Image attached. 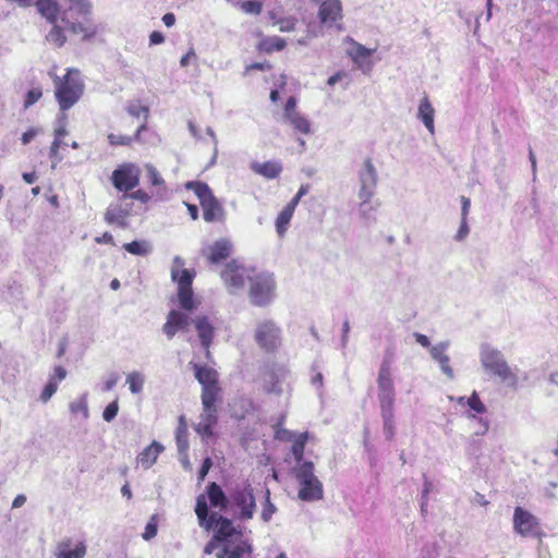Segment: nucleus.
Masks as SVG:
<instances>
[{
  "mask_svg": "<svg viewBox=\"0 0 558 558\" xmlns=\"http://www.w3.org/2000/svg\"><path fill=\"white\" fill-rule=\"evenodd\" d=\"M207 531L214 530L216 539H221V550L217 558H242L244 553L251 551V546L242 541V534L232 525L231 520L213 512L206 524Z\"/></svg>",
  "mask_w": 558,
  "mask_h": 558,
  "instance_id": "1",
  "label": "nucleus"
},
{
  "mask_svg": "<svg viewBox=\"0 0 558 558\" xmlns=\"http://www.w3.org/2000/svg\"><path fill=\"white\" fill-rule=\"evenodd\" d=\"M56 99L62 111L73 107L84 93V83L77 70L69 69L63 77L54 75Z\"/></svg>",
  "mask_w": 558,
  "mask_h": 558,
  "instance_id": "2",
  "label": "nucleus"
},
{
  "mask_svg": "<svg viewBox=\"0 0 558 558\" xmlns=\"http://www.w3.org/2000/svg\"><path fill=\"white\" fill-rule=\"evenodd\" d=\"M480 361L486 372L499 377L508 386H517L518 376L511 371L504 354L499 350L487 343L482 344Z\"/></svg>",
  "mask_w": 558,
  "mask_h": 558,
  "instance_id": "3",
  "label": "nucleus"
},
{
  "mask_svg": "<svg viewBox=\"0 0 558 558\" xmlns=\"http://www.w3.org/2000/svg\"><path fill=\"white\" fill-rule=\"evenodd\" d=\"M184 259L175 256L171 266V279L178 284V298L180 306L191 312L196 307L193 300L192 282L195 271L184 268Z\"/></svg>",
  "mask_w": 558,
  "mask_h": 558,
  "instance_id": "4",
  "label": "nucleus"
},
{
  "mask_svg": "<svg viewBox=\"0 0 558 558\" xmlns=\"http://www.w3.org/2000/svg\"><path fill=\"white\" fill-rule=\"evenodd\" d=\"M313 462L301 463L293 469L294 476L299 483L298 496L303 501H317L323 499L324 489L319 478L314 473Z\"/></svg>",
  "mask_w": 558,
  "mask_h": 558,
  "instance_id": "5",
  "label": "nucleus"
},
{
  "mask_svg": "<svg viewBox=\"0 0 558 558\" xmlns=\"http://www.w3.org/2000/svg\"><path fill=\"white\" fill-rule=\"evenodd\" d=\"M253 276L254 270L246 268L235 259L227 263L220 272V277L231 294L242 291L246 281L253 280Z\"/></svg>",
  "mask_w": 558,
  "mask_h": 558,
  "instance_id": "6",
  "label": "nucleus"
},
{
  "mask_svg": "<svg viewBox=\"0 0 558 558\" xmlns=\"http://www.w3.org/2000/svg\"><path fill=\"white\" fill-rule=\"evenodd\" d=\"M392 355L386 354L378 372V401L380 408H393L395 386L391 377Z\"/></svg>",
  "mask_w": 558,
  "mask_h": 558,
  "instance_id": "7",
  "label": "nucleus"
},
{
  "mask_svg": "<svg viewBox=\"0 0 558 558\" xmlns=\"http://www.w3.org/2000/svg\"><path fill=\"white\" fill-rule=\"evenodd\" d=\"M254 339L263 350L274 352L282 342L281 329L271 319H264L256 325Z\"/></svg>",
  "mask_w": 558,
  "mask_h": 558,
  "instance_id": "8",
  "label": "nucleus"
},
{
  "mask_svg": "<svg viewBox=\"0 0 558 558\" xmlns=\"http://www.w3.org/2000/svg\"><path fill=\"white\" fill-rule=\"evenodd\" d=\"M275 295V281L269 274L253 276L250 287V299L254 305L265 306L271 302Z\"/></svg>",
  "mask_w": 558,
  "mask_h": 558,
  "instance_id": "9",
  "label": "nucleus"
},
{
  "mask_svg": "<svg viewBox=\"0 0 558 558\" xmlns=\"http://www.w3.org/2000/svg\"><path fill=\"white\" fill-rule=\"evenodd\" d=\"M289 369L282 365L268 367L263 375V389L266 393L281 396L289 389Z\"/></svg>",
  "mask_w": 558,
  "mask_h": 558,
  "instance_id": "10",
  "label": "nucleus"
},
{
  "mask_svg": "<svg viewBox=\"0 0 558 558\" xmlns=\"http://www.w3.org/2000/svg\"><path fill=\"white\" fill-rule=\"evenodd\" d=\"M141 169L135 163H123L112 172L113 186L124 194L140 184Z\"/></svg>",
  "mask_w": 558,
  "mask_h": 558,
  "instance_id": "11",
  "label": "nucleus"
},
{
  "mask_svg": "<svg viewBox=\"0 0 558 558\" xmlns=\"http://www.w3.org/2000/svg\"><path fill=\"white\" fill-rule=\"evenodd\" d=\"M232 509L239 512V518L250 520L255 512V497L250 486L236 488L229 497Z\"/></svg>",
  "mask_w": 558,
  "mask_h": 558,
  "instance_id": "12",
  "label": "nucleus"
},
{
  "mask_svg": "<svg viewBox=\"0 0 558 558\" xmlns=\"http://www.w3.org/2000/svg\"><path fill=\"white\" fill-rule=\"evenodd\" d=\"M359 192L357 197L364 199H372L375 195L378 174L377 170L372 162L371 158L363 161L362 168L359 170Z\"/></svg>",
  "mask_w": 558,
  "mask_h": 558,
  "instance_id": "13",
  "label": "nucleus"
},
{
  "mask_svg": "<svg viewBox=\"0 0 558 558\" xmlns=\"http://www.w3.org/2000/svg\"><path fill=\"white\" fill-rule=\"evenodd\" d=\"M513 530L523 537H536L541 534L538 519L522 507L514 509Z\"/></svg>",
  "mask_w": 558,
  "mask_h": 558,
  "instance_id": "14",
  "label": "nucleus"
},
{
  "mask_svg": "<svg viewBox=\"0 0 558 558\" xmlns=\"http://www.w3.org/2000/svg\"><path fill=\"white\" fill-rule=\"evenodd\" d=\"M195 377L203 387L202 401L209 402L211 398H218V373L208 366L193 364Z\"/></svg>",
  "mask_w": 558,
  "mask_h": 558,
  "instance_id": "15",
  "label": "nucleus"
},
{
  "mask_svg": "<svg viewBox=\"0 0 558 558\" xmlns=\"http://www.w3.org/2000/svg\"><path fill=\"white\" fill-rule=\"evenodd\" d=\"M282 119L284 123L301 134L307 135L312 133L310 121L296 110V99L294 97H289L287 100Z\"/></svg>",
  "mask_w": 558,
  "mask_h": 558,
  "instance_id": "16",
  "label": "nucleus"
},
{
  "mask_svg": "<svg viewBox=\"0 0 558 558\" xmlns=\"http://www.w3.org/2000/svg\"><path fill=\"white\" fill-rule=\"evenodd\" d=\"M320 22L328 26H337L341 29L339 22L342 20V4L340 0H325L322 2L318 11Z\"/></svg>",
  "mask_w": 558,
  "mask_h": 558,
  "instance_id": "17",
  "label": "nucleus"
},
{
  "mask_svg": "<svg viewBox=\"0 0 558 558\" xmlns=\"http://www.w3.org/2000/svg\"><path fill=\"white\" fill-rule=\"evenodd\" d=\"M231 252L232 243L230 240L225 238L217 240L202 250L203 256H205L211 264H218L227 259Z\"/></svg>",
  "mask_w": 558,
  "mask_h": 558,
  "instance_id": "18",
  "label": "nucleus"
},
{
  "mask_svg": "<svg viewBox=\"0 0 558 558\" xmlns=\"http://www.w3.org/2000/svg\"><path fill=\"white\" fill-rule=\"evenodd\" d=\"M87 547L84 542L74 543L72 538L61 539L54 550L56 558H83L86 555Z\"/></svg>",
  "mask_w": 558,
  "mask_h": 558,
  "instance_id": "19",
  "label": "nucleus"
},
{
  "mask_svg": "<svg viewBox=\"0 0 558 558\" xmlns=\"http://www.w3.org/2000/svg\"><path fill=\"white\" fill-rule=\"evenodd\" d=\"M348 41L351 43L352 49L348 51L354 64L362 70L363 72L371 71L373 64L368 60V58L374 53L375 49H369L363 46L362 44L353 40L352 38H348Z\"/></svg>",
  "mask_w": 558,
  "mask_h": 558,
  "instance_id": "20",
  "label": "nucleus"
},
{
  "mask_svg": "<svg viewBox=\"0 0 558 558\" xmlns=\"http://www.w3.org/2000/svg\"><path fill=\"white\" fill-rule=\"evenodd\" d=\"M189 325V315L180 311L173 310L168 314L167 322L163 325V332L167 335L169 339H172L177 331L186 330Z\"/></svg>",
  "mask_w": 558,
  "mask_h": 558,
  "instance_id": "21",
  "label": "nucleus"
},
{
  "mask_svg": "<svg viewBox=\"0 0 558 558\" xmlns=\"http://www.w3.org/2000/svg\"><path fill=\"white\" fill-rule=\"evenodd\" d=\"M195 329L197 331L198 338L203 348L205 349L206 357L209 356V347L213 342V338L215 335V328L209 323L206 316H197L194 320Z\"/></svg>",
  "mask_w": 558,
  "mask_h": 558,
  "instance_id": "22",
  "label": "nucleus"
},
{
  "mask_svg": "<svg viewBox=\"0 0 558 558\" xmlns=\"http://www.w3.org/2000/svg\"><path fill=\"white\" fill-rule=\"evenodd\" d=\"M124 201H121L120 204L111 205L107 208L105 213V220L112 225L117 223L121 227H125V218L130 214V207L128 204H123Z\"/></svg>",
  "mask_w": 558,
  "mask_h": 558,
  "instance_id": "23",
  "label": "nucleus"
},
{
  "mask_svg": "<svg viewBox=\"0 0 558 558\" xmlns=\"http://www.w3.org/2000/svg\"><path fill=\"white\" fill-rule=\"evenodd\" d=\"M434 116L435 110L428 99L427 96H424L418 105L417 110V118L423 122L425 128L428 130L430 134H434L435 132V125H434Z\"/></svg>",
  "mask_w": 558,
  "mask_h": 558,
  "instance_id": "24",
  "label": "nucleus"
},
{
  "mask_svg": "<svg viewBox=\"0 0 558 558\" xmlns=\"http://www.w3.org/2000/svg\"><path fill=\"white\" fill-rule=\"evenodd\" d=\"M203 211H204V219L207 222L213 221H222L225 218V210L221 206V204L217 201L215 196L207 199L202 205Z\"/></svg>",
  "mask_w": 558,
  "mask_h": 558,
  "instance_id": "25",
  "label": "nucleus"
},
{
  "mask_svg": "<svg viewBox=\"0 0 558 558\" xmlns=\"http://www.w3.org/2000/svg\"><path fill=\"white\" fill-rule=\"evenodd\" d=\"M39 14L49 23L54 24L59 15V4L57 0H35L34 3Z\"/></svg>",
  "mask_w": 558,
  "mask_h": 558,
  "instance_id": "26",
  "label": "nucleus"
},
{
  "mask_svg": "<svg viewBox=\"0 0 558 558\" xmlns=\"http://www.w3.org/2000/svg\"><path fill=\"white\" fill-rule=\"evenodd\" d=\"M163 451V446L157 441H153L138 456L137 462L145 469H149L156 461L158 456Z\"/></svg>",
  "mask_w": 558,
  "mask_h": 558,
  "instance_id": "27",
  "label": "nucleus"
},
{
  "mask_svg": "<svg viewBox=\"0 0 558 558\" xmlns=\"http://www.w3.org/2000/svg\"><path fill=\"white\" fill-rule=\"evenodd\" d=\"M251 168L255 173H258L267 179H275L282 171V166L278 161H266L263 163L254 162L252 163Z\"/></svg>",
  "mask_w": 558,
  "mask_h": 558,
  "instance_id": "28",
  "label": "nucleus"
},
{
  "mask_svg": "<svg viewBox=\"0 0 558 558\" xmlns=\"http://www.w3.org/2000/svg\"><path fill=\"white\" fill-rule=\"evenodd\" d=\"M383 430L387 440H392L396 434L393 408H380Z\"/></svg>",
  "mask_w": 558,
  "mask_h": 558,
  "instance_id": "29",
  "label": "nucleus"
},
{
  "mask_svg": "<svg viewBox=\"0 0 558 558\" xmlns=\"http://www.w3.org/2000/svg\"><path fill=\"white\" fill-rule=\"evenodd\" d=\"M189 433L186 422L183 415L179 417V425L175 430V441L179 454H185L189 449Z\"/></svg>",
  "mask_w": 558,
  "mask_h": 558,
  "instance_id": "30",
  "label": "nucleus"
},
{
  "mask_svg": "<svg viewBox=\"0 0 558 558\" xmlns=\"http://www.w3.org/2000/svg\"><path fill=\"white\" fill-rule=\"evenodd\" d=\"M294 210L295 208L287 204L284 208L279 213L276 219V231L280 238L284 236L293 217Z\"/></svg>",
  "mask_w": 558,
  "mask_h": 558,
  "instance_id": "31",
  "label": "nucleus"
},
{
  "mask_svg": "<svg viewBox=\"0 0 558 558\" xmlns=\"http://www.w3.org/2000/svg\"><path fill=\"white\" fill-rule=\"evenodd\" d=\"M207 494L213 507H219L225 509L227 504H229V499H227L225 493L216 483H210L207 487Z\"/></svg>",
  "mask_w": 558,
  "mask_h": 558,
  "instance_id": "32",
  "label": "nucleus"
},
{
  "mask_svg": "<svg viewBox=\"0 0 558 558\" xmlns=\"http://www.w3.org/2000/svg\"><path fill=\"white\" fill-rule=\"evenodd\" d=\"M66 26L71 33L81 35L83 40L92 39L97 33V27L93 24L84 25L82 23L66 22Z\"/></svg>",
  "mask_w": 558,
  "mask_h": 558,
  "instance_id": "33",
  "label": "nucleus"
},
{
  "mask_svg": "<svg viewBox=\"0 0 558 558\" xmlns=\"http://www.w3.org/2000/svg\"><path fill=\"white\" fill-rule=\"evenodd\" d=\"M217 398H211L209 402L202 401L203 413L199 415V422L214 426L217 423Z\"/></svg>",
  "mask_w": 558,
  "mask_h": 558,
  "instance_id": "34",
  "label": "nucleus"
},
{
  "mask_svg": "<svg viewBox=\"0 0 558 558\" xmlns=\"http://www.w3.org/2000/svg\"><path fill=\"white\" fill-rule=\"evenodd\" d=\"M466 407H469V411L465 413L468 418H475L476 414H483L486 412L485 404L481 401L475 391L468 398Z\"/></svg>",
  "mask_w": 558,
  "mask_h": 558,
  "instance_id": "35",
  "label": "nucleus"
},
{
  "mask_svg": "<svg viewBox=\"0 0 558 558\" xmlns=\"http://www.w3.org/2000/svg\"><path fill=\"white\" fill-rule=\"evenodd\" d=\"M308 439L307 433H301L296 436V438L293 440V445L291 448L292 454L296 461V465H301V463H305L306 461L303 460L304 454V448L305 444Z\"/></svg>",
  "mask_w": 558,
  "mask_h": 558,
  "instance_id": "36",
  "label": "nucleus"
},
{
  "mask_svg": "<svg viewBox=\"0 0 558 558\" xmlns=\"http://www.w3.org/2000/svg\"><path fill=\"white\" fill-rule=\"evenodd\" d=\"M124 250L133 255L146 256L151 252L148 241H133L123 245Z\"/></svg>",
  "mask_w": 558,
  "mask_h": 558,
  "instance_id": "37",
  "label": "nucleus"
},
{
  "mask_svg": "<svg viewBox=\"0 0 558 558\" xmlns=\"http://www.w3.org/2000/svg\"><path fill=\"white\" fill-rule=\"evenodd\" d=\"M186 189L194 191L199 199L201 205L214 196L211 190L206 183L189 182L186 184Z\"/></svg>",
  "mask_w": 558,
  "mask_h": 558,
  "instance_id": "38",
  "label": "nucleus"
},
{
  "mask_svg": "<svg viewBox=\"0 0 558 558\" xmlns=\"http://www.w3.org/2000/svg\"><path fill=\"white\" fill-rule=\"evenodd\" d=\"M145 383V377L140 372H132L126 376V384L133 395L142 392Z\"/></svg>",
  "mask_w": 558,
  "mask_h": 558,
  "instance_id": "39",
  "label": "nucleus"
},
{
  "mask_svg": "<svg viewBox=\"0 0 558 558\" xmlns=\"http://www.w3.org/2000/svg\"><path fill=\"white\" fill-rule=\"evenodd\" d=\"M46 39L48 43L54 45L56 47H62L66 41L63 29L56 25V23L52 24L50 32L46 35Z\"/></svg>",
  "mask_w": 558,
  "mask_h": 558,
  "instance_id": "40",
  "label": "nucleus"
},
{
  "mask_svg": "<svg viewBox=\"0 0 558 558\" xmlns=\"http://www.w3.org/2000/svg\"><path fill=\"white\" fill-rule=\"evenodd\" d=\"M195 512L198 518L199 525L205 527V524L209 518L208 508L205 495H199L196 499Z\"/></svg>",
  "mask_w": 558,
  "mask_h": 558,
  "instance_id": "41",
  "label": "nucleus"
},
{
  "mask_svg": "<svg viewBox=\"0 0 558 558\" xmlns=\"http://www.w3.org/2000/svg\"><path fill=\"white\" fill-rule=\"evenodd\" d=\"M284 47H286V41H284V39H282V38H280V37H277V36L268 37V38H266V39L262 43V48H263L265 51H267V52H270V51H274V50L280 51V50H282Z\"/></svg>",
  "mask_w": 558,
  "mask_h": 558,
  "instance_id": "42",
  "label": "nucleus"
},
{
  "mask_svg": "<svg viewBox=\"0 0 558 558\" xmlns=\"http://www.w3.org/2000/svg\"><path fill=\"white\" fill-rule=\"evenodd\" d=\"M359 214L365 220L373 219V214L376 210V206L371 203V199L359 198Z\"/></svg>",
  "mask_w": 558,
  "mask_h": 558,
  "instance_id": "43",
  "label": "nucleus"
},
{
  "mask_svg": "<svg viewBox=\"0 0 558 558\" xmlns=\"http://www.w3.org/2000/svg\"><path fill=\"white\" fill-rule=\"evenodd\" d=\"M126 112L132 117H144V120L147 121L149 116V109L146 106H142L138 102H130L126 106Z\"/></svg>",
  "mask_w": 558,
  "mask_h": 558,
  "instance_id": "44",
  "label": "nucleus"
},
{
  "mask_svg": "<svg viewBox=\"0 0 558 558\" xmlns=\"http://www.w3.org/2000/svg\"><path fill=\"white\" fill-rule=\"evenodd\" d=\"M57 390L58 384L54 381V377H50L39 396V400L43 403L48 402L51 399V397L57 392Z\"/></svg>",
  "mask_w": 558,
  "mask_h": 558,
  "instance_id": "45",
  "label": "nucleus"
},
{
  "mask_svg": "<svg viewBox=\"0 0 558 558\" xmlns=\"http://www.w3.org/2000/svg\"><path fill=\"white\" fill-rule=\"evenodd\" d=\"M449 347L448 341L439 342L429 349V353L436 362H440L442 357L447 356L446 351Z\"/></svg>",
  "mask_w": 558,
  "mask_h": 558,
  "instance_id": "46",
  "label": "nucleus"
},
{
  "mask_svg": "<svg viewBox=\"0 0 558 558\" xmlns=\"http://www.w3.org/2000/svg\"><path fill=\"white\" fill-rule=\"evenodd\" d=\"M236 4L247 14L258 15L262 12V3L259 1H243Z\"/></svg>",
  "mask_w": 558,
  "mask_h": 558,
  "instance_id": "47",
  "label": "nucleus"
},
{
  "mask_svg": "<svg viewBox=\"0 0 558 558\" xmlns=\"http://www.w3.org/2000/svg\"><path fill=\"white\" fill-rule=\"evenodd\" d=\"M70 9L75 10L81 15H86L90 12V3L88 0H68Z\"/></svg>",
  "mask_w": 558,
  "mask_h": 558,
  "instance_id": "48",
  "label": "nucleus"
},
{
  "mask_svg": "<svg viewBox=\"0 0 558 558\" xmlns=\"http://www.w3.org/2000/svg\"><path fill=\"white\" fill-rule=\"evenodd\" d=\"M157 534V522H156V515H153L150 520L147 522L145 526V531L143 533V538L145 541H150L154 538Z\"/></svg>",
  "mask_w": 558,
  "mask_h": 558,
  "instance_id": "49",
  "label": "nucleus"
},
{
  "mask_svg": "<svg viewBox=\"0 0 558 558\" xmlns=\"http://www.w3.org/2000/svg\"><path fill=\"white\" fill-rule=\"evenodd\" d=\"M275 512H276V507L270 502V493H269V490H267L266 492V502H265L264 509L262 511V519L265 522H268Z\"/></svg>",
  "mask_w": 558,
  "mask_h": 558,
  "instance_id": "50",
  "label": "nucleus"
},
{
  "mask_svg": "<svg viewBox=\"0 0 558 558\" xmlns=\"http://www.w3.org/2000/svg\"><path fill=\"white\" fill-rule=\"evenodd\" d=\"M119 411V404L118 400L112 401L109 403L106 409L104 410L102 417L106 422H111L118 414Z\"/></svg>",
  "mask_w": 558,
  "mask_h": 558,
  "instance_id": "51",
  "label": "nucleus"
},
{
  "mask_svg": "<svg viewBox=\"0 0 558 558\" xmlns=\"http://www.w3.org/2000/svg\"><path fill=\"white\" fill-rule=\"evenodd\" d=\"M43 96L40 88H33L26 94V98L24 101V108L27 109L37 102Z\"/></svg>",
  "mask_w": 558,
  "mask_h": 558,
  "instance_id": "52",
  "label": "nucleus"
},
{
  "mask_svg": "<svg viewBox=\"0 0 558 558\" xmlns=\"http://www.w3.org/2000/svg\"><path fill=\"white\" fill-rule=\"evenodd\" d=\"M147 174L153 185H162L163 179L159 174L158 170L153 165H146Z\"/></svg>",
  "mask_w": 558,
  "mask_h": 558,
  "instance_id": "53",
  "label": "nucleus"
},
{
  "mask_svg": "<svg viewBox=\"0 0 558 558\" xmlns=\"http://www.w3.org/2000/svg\"><path fill=\"white\" fill-rule=\"evenodd\" d=\"M129 198L137 199V201H141L142 203H147L150 197L145 191L137 190L132 193H125L121 196V201H126Z\"/></svg>",
  "mask_w": 558,
  "mask_h": 558,
  "instance_id": "54",
  "label": "nucleus"
},
{
  "mask_svg": "<svg viewBox=\"0 0 558 558\" xmlns=\"http://www.w3.org/2000/svg\"><path fill=\"white\" fill-rule=\"evenodd\" d=\"M70 411L72 413H83L84 417L88 416V407L85 399H81L78 401L72 402L70 404Z\"/></svg>",
  "mask_w": 558,
  "mask_h": 558,
  "instance_id": "55",
  "label": "nucleus"
},
{
  "mask_svg": "<svg viewBox=\"0 0 558 558\" xmlns=\"http://www.w3.org/2000/svg\"><path fill=\"white\" fill-rule=\"evenodd\" d=\"M62 145H65V143H63L61 141V138H57L54 137L51 146H50V158L53 159V163H57L59 162L62 158L59 156V148L62 146Z\"/></svg>",
  "mask_w": 558,
  "mask_h": 558,
  "instance_id": "56",
  "label": "nucleus"
},
{
  "mask_svg": "<svg viewBox=\"0 0 558 558\" xmlns=\"http://www.w3.org/2000/svg\"><path fill=\"white\" fill-rule=\"evenodd\" d=\"M108 141L111 145H130L132 143V137L111 133L108 135Z\"/></svg>",
  "mask_w": 558,
  "mask_h": 558,
  "instance_id": "57",
  "label": "nucleus"
},
{
  "mask_svg": "<svg viewBox=\"0 0 558 558\" xmlns=\"http://www.w3.org/2000/svg\"><path fill=\"white\" fill-rule=\"evenodd\" d=\"M275 436L277 439L283 440V441H292L296 438L295 435L291 430L282 428V427L276 428Z\"/></svg>",
  "mask_w": 558,
  "mask_h": 558,
  "instance_id": "58",
  "label": "nucleus"
},
{
  "mask_svg": "<svg viewBox=\"0 0 558 558\" xmlns=\"http://www.w3.org/2000/svg\"><path fill=\"white\" fill-rule=\"evenodd\" d=\"M470 232V228L468 225V219H461L460 227L458 229L457 234L454 235V240L460 242L464 240Z\"/></svg>",
  "mask_w": 558,
  "mask_h": 558,
  "instance_id": "59",
  "label": "nucleus"
},
{
  "mask_svg": "<svg viewBox=\"0 0 558 558\" xmlns=\"http://www.w3.org/2000/svg\"><path fill=\"white\" fill-rule=\"evenodd\" d=\"M194 428L197 434L204 437H210L213 435V426L208 425V423L205 424L198 421Z\"/></svg>",
  "mask_w": 558,
  "mask_h": 558,
  "instance_id": "60",
  "label": "nucleus"
},
{
  "mask_svg": "<svg viewBox=\"0 0 558 558\" xmlns=\"http://www.w3.org/2000/svg\"><path fill=\"white\" fill-rule=\"evenodd\" d=\"M449 361H450V359H449V356L447 355V356L442 357V360H441L440 362H438V363H439V365H440V368H441L442 373H444V374H445L449 379H452V378L454 377V375H453V369H452V368L450 367V365H449Z\"/></svg>",
  "mask_w": 558,
  "mask_h": 558,
  "instance_id": "61",
  "label": "nucleus"
},
{
  "mask_svg": "<svg viewBox=\"0 0 558 558\" xmlns=\"http://www.w3.org/2000/svg\"><path fill=\"white\" fill-rule=\"evenodd\" d=\"M308 186L302 185L295 196L288 203L289 206H292L293 208H296L298 204L300 203L301 198L307 193Z\"/></svg>",
  "mask_w": 558,
  "mask_h": 558,
  "instance_id": "62",
  "label": "nucleus"
},
{
  "mask_svg": "<svg viewBox=\"0 0 558 558\" xmlns=\"http://www.w3.org/2000/svg\"><path fill=\"white\" fill-rule=\"evenodd\" d=\"M213 465V462H211V459L209 457H207L204 461H203V465L198 472V480L199 481H204V478L206 477V475L208 474L210 468Z\"/></svg>",
  "mask_w": 558,
  "mask_h": 558,
  "instance_id": "63",
  "label": "nucleus"
},
{
  "mask_svg": "<svg viewBox=\"0 0 558 558\" xmlns=\"http://www.w3.org/2000/svg\"><path fill=\"white\" fill-rule=\"evenodd\" d=\"M196 59V53L193 48H191L184 56L180 59V65L182 68H186L192 60Z\"/></svg>",
  "mask_w": 558,
  "mask_h": 558,
  "instance_id": "64",
  "label": "nucleus"
}]
</instances>
